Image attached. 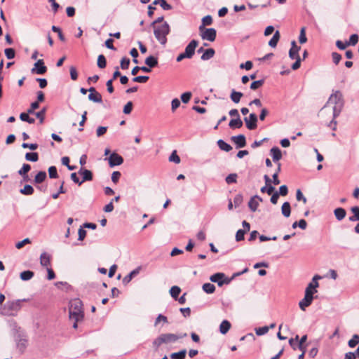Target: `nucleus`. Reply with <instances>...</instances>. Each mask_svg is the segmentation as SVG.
Wrapping results in <instances>:
<instances>
[{"label": "nucleus", "mask_w": 359, "mask_h": 359, "mask_svg": "<svg viewBox=\"0 0 359 359\" xmlns=\"http://www.w3.org/2000/svg\"><path fill=\"white\" fill-rule=\"evenodd\" d=\"M40 263L43 266H48L50 264V256L46 252H43L40 256Z\"/></svg>", "instance_id": "bb28decb"}, {"label": "nucleus", "mask_w": 359, "mask_h": 359, "mask_svg": "<svg viewBox=\"0 0 359 359\" xmlns=\"http://www.w3.org/2000/svg\"><path fill=\"white\" fill-rule=\"evenodd\" d=\"M246 231L243 229H238L236 233V241L239 242L243 241L245 238V234Z\"/></svg>", "instance_id": "13d9d810"}, {"label": "nucleus", "mask_w": 359, "mask_h": 359, "mask_svg": "<svg viewBox=\"0 0 359 359\" xmlns=\"http://www.w3.org/2000/svg\"><path fill=\"white\" fill-rule=\"evenodd\" d=\"M187 351L185 349L181 350L179 352L172 353L170 354L171 359H184L186 356Z\"/></svg>", "instance_id": "ea45409f"}, {"label": "nucleus", "mask_w": 359, "mask_h": 359, "mask_svg": "<svg viewBox=\"0 0 359 359\" xmlns=\"http://www.w3.org/2000/svg\"><path fill=\"white\" fill-rule=\"evenodd\" d=\"M269 327L268 326H263L255 329V333L258 336L264 335L269 332Z\"/></svg>", "instance_id": "6e6d98bb"}, {"label": "nucleus", "mask_w": 359, "mask_h": 359, "mask_svg": "<svg viewBox=\"0 0 359 359\" xmlns=\"http://www.w3.org/2000/svg\"><path fill=\"white\" fill-rule=\"evenodd\" d=\"M260 191L262 193H266L268 195H271L275 191V187L271 184L265 185L261 188Z\"/></svg>", "instance_id": "37998d69"}, {"label": "nucleus", "mask_w": 359, "mask_h": 359, "mask_svg": "<svg viewBox=\"0 0 359 359\" xmlns=\"http://www.w3.org/2000/svg\"><path fill=\"white\" fill-rule=\"evenodd\" d=\"M217 144L219 148L222 151L229 152L232 150V147L223 140H219Z\"/></svg>", "instance_id": "c85d7f7f"}, {"label": "nucleus", "mask_w": 359, "mask_h": 359, "mask_svg": "<svg viewBox=\"0 0 359 359\" xmlns=\"http://www.w3.org/2000/svg\"><path fill=\"white\" fill-rule=\"evenodd\" d=\"M34 276V273L32 271L27 270L20 273V278L23 281H27L31 280Z\"/></svg>", "instance_id": "a878e982"}, {"label": "nucleus", "mask_w": 359, "mask_h": 359, "mask_svg": "<svg viewBox=\"0 0 359 359\" xmlns=\"http://www.w3.org/2000/svg\"><path fill=\"white\" fill-rule=\"evenodd\" d=\"M264 79L255 81L251 83L250 89L255 90L258 89L259 87H261L264 84Z\"/></svg>", "instance_id": "864d4df0"}, {"label": "nucleus", "mask_w": 359, "mask_h": 359, "mask_svg": "<svg viewBox=\"0 0 359 359\" xmlns=\"http://www.w3.org/2000/svg\"><path fill=\"white\" fill-rule=\"evenodd\" d=\"M78 174L82 177V184L86 181H91L93 179V175L92 171L88 170L83 167H81L78 171Z\"/></svg>", "instance_id": "ddd939ff"}, {"label": "nucleus", "mask_w": 359, "mask_h": 359, "mask_svg": "<svg viewBox=\"0 0 359 359\" xmlns=\"http://www.w3.org/2000/svg\"><path fill=\"white\" fill-rule=\"evenodd\" d=\"M243 198L241 194H238L233 198V203L235 207H238L243 202Z\"/></svg>", "instance_id": "e2e57ef3"}, {"label": "nucleus", "mask_w": 359, "mask_h": 359, "mask_svg": "<svg viewBox=\"0 0 359 359\" xmlns=\"http://www.w3.org/2000/svg\"><path fill=\"white\" fill-rule=\"evenodd\" d=\"M296 198L298 201H303L304 203H306L307 202L306 198L303 195L300 189L297 190Z\"/></svg>", "instance_id": "0e129e2a"}, {"label": "nucleus", "mask_w": 359, "mask_h": 359, "mask_svg": "<svg viewBox=\"0 0 359 359\" xmlns=\"http://www.w3.org/2000/svg\"><path fill=\"white\" fill-rule=\"evenodd\" d=\"M300 48L301 47L297 48H290L289 50V57H290V59L294 60V58H298V57H299V51Z\"/></svg>", "instance_id": "a18cd8bd"}, {"label": "nucleus", "mask_w": 359, "mask_h": 359, "mask_svg": "<svg viewBox=\"0 0 359 359\" xmlns=\"http://www.w3.org/2000/svg\"><path fill=\"white\" fill-rule=\"evenodd\" d=\"M257 116L255 113H251L249 116L244 118L246 128L248 130H252L257 127Z\"/></svg>", "instance_id": "0eeeda50"}, {"label": "nucleus", "mask_w": 359, "mask_h": 359, "mask_svg": "<svg viewBox=\"0 0 359 359\" xmlns=\"http://www.w3.org/2000/svg\"><path fill=\"white\" fill-rule=\"evenodd\" d=\"M47 177L46 172L45 171H39L34 177V182L35 184L42 183Z\"/></svg>", "instance_id": "7c9ffc66"}, {"label": "nucleus", "mask_w": 359, "mask_h": 359, "mask_svg": "<svg viewBox=\"0 0 359 359\" xmlns=\"http://www.w3.org/2000/svg\"><path fill=\"white\" fill-rule=\"evenodd\" d=\"M51 29L53 32L57 33L58 37L60 41H65V37L64 34H62L61 29L57 26L53 25L51 27Z\"/></svg>", "instance_id": "603ef678"}, {"label": "nucleus", "mask_w": 359, "mask_h": 359, "mask_svg": "<svg viewBox=\"0 0 359 359\" xmlns=\"http://www.w3.org/2000/svg\"><path fill=\"white\" fill-rule=\"evenodd\" d=\"M248 271V268H245L241 272H237V273H234L233 274V276L231 277V278H228V277H226V276L224 275V277L222 278V281L224 282V284H229L232 280H233L236 277L247 272Z\"/></svg>", "instance_id": "cd10ccee"}, {"label": "nucleus", "mask_w": 359, "mask_h": 359, "mask_svg": "<svg viewBox=\"0 0 359 359\" xmlns=\"http://www.w3.org/2000/svg\"><path fill=\"white\" fill-rule=\"evenodd\" d=\"M180 292L181 289L177 285L172 286L170 290V294L175 300L177 299Z\"/></svg>", "instance_id": "4c0bfd02"}, {"label": "nucleus", "mask_w": 359, "mask_h": 359, "mask_svg": "<svg viewBox=\"0 0 359 359\" xmlns=\"http://www.w3.org/2000/svg\"><path fill=\"white\" fill-rule=\"evenodd\" d=\"M46 112V108L43 107L41 110L35 113V116H36L37 118L39 119L40 123H43Z\"/></svg>", "instance_id": "de8ad7c7"}, {"label": "nucleus", "mask_w": 359, "mask_h": 359, "mask_svg": "<svg viewBox=\"0 0 359 359\" xmlns=\"http://www.w3.org/2000/svg\"><path fill=\"white\" fill-rule=\"evenodd\" d=\"M97 67L100 69H104L107 66V60L104 55H100L97 57Z\"/></svg>", "instance_id": "79ce46f5"}, {"label": "nucleus", "mask_w": 359, "mask_h": 359, "mask_svg": "<svg viewBox=\"0 0 359 359\" xmlns=\"http://www.w3.org/2000/svg\"><path fill=\"white\" fill-rule=\"evenodd\" d=\"M140 266H138L135 269L133 270L130 273H129L126 276H125L123 279V284L127 285L129 283L133 278L140 273Z\"/></svg>", "instance_id": "f3484780"}, {"label": "nucleus", "mask_w": 359, "mask_h": 359, "mask_svg": "<svg viewBox=\"0 0 359 359\" xmlns=\"http://www.w3.org/2000/svg\"><path fill=\"white\" fill-rule=\"evenodd\" d=\"M154 28V34L156 39L162 45H165L167 42V35L170 33V26L167 22H163L161 25Z\"/></svg>", "instance_id": "39448f33"}, {"label": "nucleus", "mask_w": 359, "mask_h": 359, "mask_svg": "<svg viewBox=\"0 0 359 359\" xmlns=\"http://www.w3.org/2000/svg\"><path fill=\"white\" fill-rule=\"evenodd\" d=\"M259 201L262 202V198L258 195H255L250 199L248 202V207L252 212H255L257 210Z\"/></svg>", "instance_id": "4468645a"}, {"label": "nucleus", "mask_w": 359, "mask_h": 359, "mask_svg": "<svg viewBox=\"0 0 359 359\" xmlns=\"http://www.w3.org/2000/svg\"><path fill=\"white\" fill-rule=\"evenodd\" d=\"M310 287H312L311 285H308L305 290L304 297L299 302V308L302 311H305L306 308L309 306L313 300L314 294L316 293L312 290Z\"/></svg>", "instance_id": "423d86ee"}, {"label": "nucleus", "mask_w": 359, "mask_h": 359, "mask_svg": "<svg viewBox=\"0 0 359 359\" xmlns=\"http://www.w3.org/2000/svg\"><path fill=\"white\" fill-rule=\"evenodd\" d=\"M299 41L300 43H304L307 41V38L306 36V27H303L300 29V33L299 36Z\"/></svg>", "instance_id": "09e8293b"}, {"label": "nucleus", "mask_w": 359, "mask_h": 359, "mask_svg": "<svg viewBox=\"0 0 359 359\" xmlns=\"http://www.w3.org/2000/svg\"><path fill=\"white\" fill-rule=\"evenodd\" d=\"M144 63L151 69L154 68L158 66V57L153 55H149L145 59Z\"/></svg>", "instance_id": "a211bd4d"}, {"label": "nucleus", "mask_w": 359, "mask_h": 359, "mask_svg": "<svg viewBox=\"0 0 359 359\" xmlns=\"http://www.w3.org/2000/svg\"><path fill=\"white\" fill-rule=\"evenodd\" d=\"M231 140L236 144L237 149L245 147L246 145V138L243 134L232 136Z\"/></svg>", "instance_id": "f8f14e48"}, {"label": "nucleus", "mask_w": 359, "mask_h": 359, "mask_svg": "<svg viewBox=\"0 0 359 359\" xmlns=\"http://www.w3.org/2000/svg\"><path fill=\"white\" fill-rule=\"evenodd\" d=\"M334 214L336 219L341 221L346 217V212L343 208H337L334 210Z\"/></svg>", "instance_id": "393cba45"}, {"label": "nucleus", "mask_w": 359, "mask_h": 359, "mask_svg": "<svg viewBox=\"0 0 359 359\" xmlns=\"http://www.w3.org/2000/svg\"><path fill=\"white\" fill-rule=\"evenodd\" d=\"M29 114L28 112H22L20 114V118L22 121L27 122L29 124H32L35 123V119L29 116Z\"/></svg>", "instance_id": "e433bc0d"}, {"label": "nucleus", "mask_w": 359, "mask_h": 359, "mask_svg": "<svg viewBox=\"0 0 359 359\" xmlns=\"http://www.w3.org/2000/svg\"><path fill=\"white\" fill-rule=\"evenodd\" d=\"M270 154L274 162L278 161L282 158L281 150L278 147H273L270 150Z\"/></svg>", "instance_id": "dca6fc26"}, {"label": "nucleus", "mask_w": 359, "mask_h": 359, "mask_svg": "<svg viewBox=\"0 0 359 359\" xmlns=\"http://www.w3.org/2000/svg\"><path fill=\"white\" fill-rule=\"evenodd\" d=\"M215 50L212 48H208L204 50V53L201 57V59L203 61L208 60L214 57Z\"/></svg>", "instance_id": "412c9836"}, {"label": "nucleus", "mask_w": 359, "mask_h": 359, "mask_svg": "<svg viewBox=\"0 0 359 359\" xmlns=\"http://www.w3.org/2000/svg\"><path fill=\"white\" fill-rule=\"evenodd\" d=\"M358 344H359V335L356 334H354L353 336L352 339H351L348 342V345L351 348L355 347Z\"/></svg>", "instance_id": "8fccbe9b"}, {"label": "nucleus", "mask_w": 359, "mask_h": 359, "mask_svg": "<svg viewBox=\"0 0 359 359\" xmlns=\"http://www.w3.org/2000/svg\"><path fill=\"white\" fill-rule=\"evenodd\" d=\"M243 123L241 117L232 118L229 123V126L231 129L241 128L243 127Z\"/></svg>", "instance_id": "6ab92c4d"}, {"label": "nucleus", "mask_w": 359, "mask_h": 359, "mask_svg": "<svg viewBox=\"0 0 359 359\" xmlns=\"http://www.w3.org/2000/svg\"><path fill=\"white\" fill-rule=\"evenodd\" d=\"M47 72V67L43 60H39L34 63V67L31 69L32 74L43 75Z\"/></svg>", "instance_id": "1a4fd4ad"}, {"label": "nucleus", "mask_w": 359, "mask_h": 359, "mask_svg": "<svg viewBox=\"0 0 359 359\" xmlns=\"http://www.w3.org/2000/svg\"><path fill=\"white\" fill-rule=\"evenodd\" d=\"M34 191V188L29 184L25 185L24 188L20 190V193L25 196L32 195L33 194Z\"/></svg>", "instance_id": "58836bf2"}, {"label": "nucleus", "mask_w": 359, "mask_h": 359, "mask_svg": "<svg viewBox=\"0 0 359 359\" xmlns=\"http://www.w3.org/2000/svg\"><path fill=\"white\" fill-rule=\"evenodd\" d=\"M5 55L8 60L13 59L15 56V50L13 48H7L4 50Z\"/></svg>", "instance_id": "49530a36"}, {"label": "nucleus", "mask_w": 359, "mask_h": 359, "mask_svg": "<svg viewBox=\"0 0 359 359\" xmlns=\"http://www.w3.org/2000/svg\"><path fill=\"white\" fill-rule=\"evenodd\" d=\"M39 107L38 102H34L31 104L30 107L27 109L28 114H35L34 111Z\"/></svg>", "instance_id": "774afa93"}, {"label": "nucleus", "mask_w": 359, "mask_h": 359, "mask_svg": "<svg viewBox=\"0 0 359 359\" xmlns=\"http://www.w3.org/2000/svg\"><path fill=\"white\" fill-rule=\"evenodd\" d=\"M243 96V93L236 91L234 89H233L230 95V98L232 100V102L237 104L241 101V99Z\"/></svg>", "instance_id": "4be33fe9"}, {"label": "nucleus", "mask_w": 359, "mask_h": 359, "mask_svg": "<svg viewBox=\"0 0 359 359\" xmlns=\"http://www.w3.org/2000/svg\"><path fill=\"white\" fill-rule=\"evenodd\" d=\"M25 159L32 162H36L39 160V154L36 152H27L25 154Z\"/></svg>", "instance_id": "a19ab883"}, {"label": "nucleus", "mask_w": 359, "mask_h": 359, "mask_svg": "<svg viewBox=\"0 0 359 359\" xmlns=\"http://www.w3.org/2000/svg\"><path fill=\"white\" fill-rule=\"evenodd\" d=\"M88 100L96 103H101L102 102V95L97 91L95 93H89Z\"/></svg>", "instance_id": "f704fd0d"}, {"label": "nucleus", "mask_w": 359, "mask_h": 359, "mask_svg": "<svg viewBox=\"0 0 359 359\" xmlns=\"http://www.w3.org/2000/svg\"><path fill=\"white\" fill-rule=\"evenodd\" d=\"M31 170V165L29 164L25 163L23 164L21 169L18 170V174L20 175H26L27 172Z\"/></svg>", "instance_id": "3c124183"}, {"label": "nucleus", "mask_w": 359, "mask_h": 359, "mask_svg": "<svg viewBox=\"0 0 359 359\" xmlns=\"http://www.w3.org/2000/svg\"><path fill=\"white\" fill-rule=\"evenodd\" d=\"M203 290L207 294H212L215 291V286L210 283H204L202 286Z\"/></svg>", "instance_id": "c9c22d12"}, {"label": "nucleus", "mask_w": 359, "mask_h": 359, "mask_svg": "<svg viewBox=\"0 0 359 359\" xmlns=\"http://www.w3.org/2000/svg\"><path fill=\"white\" fill-rule=\"evenodd\" d=\"M69 314L72 320H82L83 319V304L79 299H74L69 302Z\"/></svg>", "instance_id": "7ed1b4c3"}, {"label": "nucleus", "mask_w": 359, "mask_h": 359, "mask_svg": "<svg viewBox=\"0 0 359 359\" xmlns=\"http://www.w3.org/2000/svg\"><path fill=\"white\" fill-rule=\"evenodd\" d=\"M187 336V333L176 334L172 333H165L160 334L153 341V346L157 349L163 344L175 343L178 339Z\"/></svg>", "instance_id": "f03ea898"}, {"label": "nucleus", "mask_w": 359, "mask_h": 359, "mask_svg": "<svg viewBox=\"0 0 359 359\" xmlns=\"http://www.w3.org/2000/svg\"><path fill=\"white\" fill-rule=\"evenodd\" d=\"M330 103L334 104V107L332 108L333 116L334 118H337L340 115L344 106V100L341 92L339 90L333 92L330 96L328 101L324 107H326Z\"/></svg>", "instance_id": "f257e3e1"}, {"label": "nucleus", "mask_w": 359, "mask_h": 359, "mask_svg": "<svg viewBox=\"0 0 359 359\" xmlns=\"http://www.w3.org/2000/svg\"><path fill=\"white\" fill-rule=\"evenodd\" d=\"M348 43V46H355L358 42V35L356 34H353L351 35L349 40L346 41Z\"/></svg>", "instance_id": "bf43d9fd"}, {"label": "nucleus", "mask_w": 359, "mask_h": 359, "mask_svg": "<svg viewBox=\"0 0 359 359\" xmlns=\"http://www.w3.org/2000/svg\"><path fill=\"white\" fill-rule=\"evenodd\" d=\"M48 175L49 177L52 179L58 178L59 175L57 174V170L55 166L52 165L48 168Z\"/></svg>", "instance_id": "c03bdc74"}, {"label": "nucleus", "mask_w": 359, "mask_h": 359, "mask_svg": "<svg viewBox=\"0 0 359 359\" xmlns=\"http://www.w3.org/2000/svg\"><path fill=\"white\" fill-rule=\"evenodd\" d=\"M231 327V323L227 320H224L219 325V332L222 334H226Z\"/></svg>", "instance_id": "aec40b11"}, {"label": "nucleus", "mask_w": 359, "mask_h": 359, "mask_svg": "<svg viewBox=\"0 0 359 359\" xmlns=\"http://www.w3.org/2000/svg\"><path fill=\"white\" fill-rule=\"evenodd\" d=\"M198 41L195 39L191 40L188 43V45L186 46L185 50L184 52L185 53V55L187 56V58L190 59L194 56V55L195 53L196 48L198 46Z\"/></svg>", "instance_id": "9b49d317"}, {"label": "nucleus", "mask_w": 359, "mask_h": 359, "mask_svg": "<svg viewBox=\"0 0 359 359\" xmlns=\"http://www.w3.org/2000/svg\"><path fill=\"white\" fill-rule=\"evenodd\" d=\"M108 161L109 167L113 168L121 165L123 163V158L118 154L113 152L109 156Z\"/></svg>", "instance_id": "9d476101"}, {"label": "nucleus", "mask_w": 359, "mask_h": 359, "mask_svg": "<svg viewBox=\"0 0 359 359\" xmlns=\"http://www.w3.org/2000/svg\"><path fill=\"white\" fill-rule=\"evenodd\" d=\"M27 299L7 302L3 307L1 314L7 316H15L22 308V302H27Z\"/></svg>", "instance_id": "20e7f679"}, {"label": "nucleus", "mask_w": 359, "mask_h": 359, "mask_svg": "<svg viewBox=\"0 0 359 359\" xmlns=\"http://www.w3.org/2000/svg\"><path fill=\"white\" fill-rule=\"evenodd\" d=\"M201 36L203 40L212 42L216 39L217 31L215 28H205L203 32H201Z\"/></svg>", "instance_id": "6e6552de"}, {"label": "nucleus", "mask_w": 359, "mask_h": 359, "mask_svg": "<svg viewBox=\"0 0 359 359\" xmlns=\"http://www.w3.org/2000/svg\"><path fill=\"white\" fill-rule=\"evenodd\" d=\"M130 59L124 57L121 60V68L122 69H127L129 67L130 65Z\"/></svg>", "instance_id": "680f3d73"}, {"label": "nucleus", "mask_w": 359, "mask_h": 359, "mask_svg": "<svg viewBox=\"0 0 359 359\" xmlns=\"http://www.w3.org/2000/svg\"><path fill=\"white\" fill-rule=\"evenodd\" d=\"M280 35L279 31H278V30L276 31L273 37L269 41V46H271V48L276 47L278 42L280 39Z\"/></svg>", "instance_id": "473e14b6"}, {"label": "nucleus", "mask_w": 359, "mask_h": 359, "mask_svg": "<svg viewBox=\"0 0 359 359\" xmlns=\"http://www.w3.org/2000/svg\"><path fill=\"white\" fill-rule=\"evenodd\" d=\"M353 215L349 217L348 219L351 222L359 221V207L353 206L351 208Z\"/></svg>", "instance_id": "72a5a7b5"}, {"label": "nucleus", "mask_w": 359, "mask_h": 359, "mask_svg": "<svg viewBox=\"0 0 359 359\" xmlns=\"http://www.w3.org/2000/svg\"><path fill=\"white\" fill-rule=\"evenodd\" d=\"M154 5L159 4L161 7L165 11H170L172 8V6L168 4L166 0H154L153 2Z\"/></svg>", "instance_id": "c756f323"}, {"label": "nucleus", "mask_w": 359, "mask_h": 359, "mask_svg": "<svg viewBox=\"0 0 359 359\" xmlns=\"http://www.w3.org/2000/svg\"><path fill=\"white\" fill-rule=\"evenodd\" d=\"M237 174L236 173H231V174H229L225 179V181L228 184H233V183H236L237 181H236V179H237Z\"/></svg>", "instance_id": "5fc2aeb1"}, {"label": "nucleus", "mask_w": 359, "mask_h": 359, "mask_svg": "<svg viewBox=\"0 0 359 359\" xmlns=\"http://www.w3.org/2000/svg\"><path fill=\"white\" fill-rule=\"evenodd\" d=\"M192 96V93L191 92H185L181 95V100L183 103H188Z\"/></svg>", "instance_id": "4d7b16f0"}, {"label": "nucleus", "mask_w": 359, "mask_h": 359, "mask_svg": "<svg viewBox=\"0 0 359 359\" xmlns=\"http://www.w3.org/2000/svg\"><path fill=\"white\" fill-rule=\"evenodd\" d=\"M27 341L25 339H20L17 340V348L19 350L20 353L22 354L25 352L27 348Z\"/></svg>", "instance_id": "2f4dec72"}, {"label": "nucleus", "mask_w": 359, "mask_h": 359, "mask_svg": "<svg viewBox=\"0 0 359 359\" xmlns=\"http://www.w3.org/2000/svg\"><path fill=\"white\" fill-rule=\"evenodd\" d=\"M148 76H137L133 79V81L137 83H146L149 80Z\"/></svg>", "instance_id": "69168bd1"}, {"label": "nucleus", "mask_w": 359, "mask_h": 359, "mask_svg": "<svg viewBox=\"0 0 359 359\" xmlns=\"http://www.w3.org/2000/svg\"><path fill=\"white\" fill-rule=\"evenodd\" d=\"M212 23V18L208 15L202 18V24L199 26V31L202 32L205 29V26L210 25Z\"/></svg>", "instance_id": "5701e85b"}, {"label": "nucleus", "mask_w": 359, "mask_h": 359, "mask_svg": "<svg viewBox=\"0 0 359 359\" xmlns=\"http://www.w3.org/2000/svg\"><path fill=\"white\" fill-rule=\"evenodd\" d=\"M169 161L171 162H174L175 163H180V158L177 154V151L175 150L172 152L171 155L169 157Z\"/></svg>", "instance_id": "052dcab7"}, {"label": "nucleus", "mask_w": 359, "mask_h": 359, "mask_svg": "<svg viewBox=\"0 0 359 359\" xmlns=\"http://www.w3.org/2000/svg\"><path fill=\"white\" fill-rule=\"evenodd\" d=\"M224 277V273H216L212 274L210 277V280L213 282L217 283L219 287H222L224 285V282L222 281V278Z\"/></svg>", "instance_id": "2eb2a0df"}, {"label": "nucleus", "mask_w": 359, "mask_h": 359, "mask_svg": "<svg viewBox=\"0 0 359 359\" xmlns=\"http://www.w3.org/2000/svg\"><path fill=\"white\" fill-rule=\"evenodd\" d=\"M133 104L131 101L127 102V104L123 107V113L126 114H129L131 113L133 110Z\"/></svg>", "instance_id": "338daca9"}, {"label": "nucleus", "mask_w": 359, "mask_h": 359, "mask_svg": "<svg viewBox=\"0 0 359 359\" xmlns=\"http://www.w3.org/2000/svg\"><path fill=\"white\" fill-rule=\"evenodd\" d=\"M281 212L285 217H289L291 214V206L290 203L287 201L283 203L281 207Z\"/></svg>", "instance_id": "b1692460"}]
</instances>
